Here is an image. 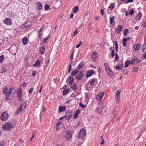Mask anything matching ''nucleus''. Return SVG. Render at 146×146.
<instances>
[{
  "label": "nucleus",
  "mask_w": 146,
  "mask_h": 146,
  "mask_svg": "<svg viewBox=\"0 0 146 146\" xmlns=\"http://www.w3.org/2000/svg\"><path fill=\"white\" fill-rule=\"evenodd\" d=\"M86 130L83 128L81 130L78 135V139H82L83 137L86 136Z\"/></svg>",
  "instance_id": "f257e3e1"
},
{
  "label": "nucleus",
  "mask_w": 146,
  "mask_h": 146,
  "mask_svg": "<svg viewBox=\"0 0 146 146\" xmlns=\"http://www.w3.org/2000/svg\"><path fill=\"white\" fill-rule=\"evenodd\" d=\"M9 117V114L7 111L3 112L1 116V120L3 121L7 120Z\"/></svg>",
  "instance_id": "f03ea898"
},
{
  "label": "nucleus",
  "mask_w": 146,
  "mask_h": 146,
  "mask_svg": "<svg viewBox=\"0 0 146 146\" xmlns=\"http://www.w3.org/2000/svg\"><path fill=\"white\" fill-rule=\"evenodd\" d=\"M121 92L119 90H117L116 91L115 95V99L116 101L118 102L120 100V94Z\"/></svg>",
  "instance_id": "7ed1b4c3"
},
{
  "label": "nucleus",
  "mask_w": 146,
  "mask_h": 146,
  "mask_svg": "<svg viewBox=\"0 0 146 146\" xmlns=\"http://www.w3.org/2000/svg\"><path fill=\"white\" fill-rule=\"evenodd\" d=\"M72 113L70 111H67L65 113L64 116L65 118L67 120L69 119L72 117Z\"/></svg>",
  "instance_id": "20e7f679"
},
{
  "label": "nucleus",
  "mask_w": 146,
  "mask_h": 146,
  "mask_svg": "<svg viewBox=\"0 0 146 146\" xmlns=\"http://www.w3.org/2000/svg\"><path fill=\"white\" fill-rule=\"evenodd\" d=\"M12 124L10 123H7L3 125V128L5 130H9L12 127Z\"/></svg>",
  "instance_id": "39448f33"
},
{
  "label": "nucleus",
  "mask_w": 146,
  "mask_h": 146,
  "mask_svg": "<svg viewBox=\"0 0 146 146\" xmlns=\"http://www.w3.org/2000/svg\"><path fill=\"white\" fill-rule=\"evenodd\" d=\"M32 25V23L30 21H27L25 23H24L21 26V29H23L24 28H27L30 27Z\"/></svg>",
  "instance_id": "423d86ee"
},
{
  "label": "nucleus",
  "mask_w": 146,
  "mask_h": 146,
  "mask_svg": "<svg viewBox=\"0 0 146 146\" xmlns=\"http://www.w3.org/2000/svg\"><path fill=\"white\" fill-rule=\"evenodd\" d=\"M71 76H73V71L71 72V75L69 76L66 81V83L69 84H71L73 82V78Z\"/></svg>",
  "instance_id": "0eeeda50"
},
{
  "label": "nucleus",
  "mask_w": 146,
  "mask_h": 146,
  "mask_svg": "<svg viewBox=\"0 0 146 146\" xmlns=\"http://www.w3.org/2000/svg\"><path fill=\"white\" fill-rule=\"evenodd\" d=\"M98 55L96 51H94L91 55L92 61L94 62H96V59L98 57Z\"/></svg>",
  "instance_id": "6e6552de"
},
{
  "label": "nucleus",
  "mask_w": 146,
  "mask_h": 146,
  "mask_svg": "<svg viewBox=\"0 0 146 146\" xmlns=\"http://www.w3.org/2000/svg\"><path fill=\"white\" fill-rule=\"evenodd\" d=\"M65 138L68 141L70 140L72 137V135L70 133V131H68L65 132Z\"/></svg>",
  "instance_id": "1a4fd4ad"
},
{
  "label": "nucleus",
  "mask_w": 146,
  "mask_h": 146,
  "mask_svg": "<svg viewBox=\"0 0 146 146\" xmlns=\"http://www.w3.org/2000/svg\"><path fill=\"white\" fill-rule=\"evenodd\" d=\"M84 75L83 72L82 71H80L78 73L76 77V79L78 81H79L83 77Z\"/></svg>",
  "instance_id": "9d476101"
},
{
  "label": "nucleus",
  "mask_w": 146,
  "mask_h": 146,
  "mask_svg": "<svg viewBox=\"0 0 146 146\" xmlns=\"http://www.w3.org/2000/svg\"><path fill=\"white\" fill-rule=\"evenodd\" d=\"M3 23L5 25H11L12 24L11 19L9 18H7L5 19Z\"/></svg>",
  "instance_id": "9b49d317"
},
{
  "label": "nucleus",
  "mask_w": 146,
  "mask_h": 146,
  "mask_svg": "<svg viewBox=\"0 0 146 146\" xmlns=\"http://www.w3.org/2000/svg\"><path fill=\"white\" fill-rule=\"evenodd\" d=\"M23 106H24V108H25L26 107V105L25 104V102L23 103V105H22L21 104L20 105V108H18L16 112V114L17 115L19 114V113L21 111Z\"/></svg>",
  "instance_id": "f8f14e48"
},
{
  "label": "nucleus",
  "mask_w": 146,
  "mask_h": 146,
  "mask_svg": "<svg viewBox=\"0 0 146 146\" xmlns=\"http://www.w3.org/2000/svg\"><path fill=\"white\" fill-rule=\"evenodd\" d=\"M141 62V60L138 58L135 57L130 62V64L133 65H135Z\"/></svg>",
  "instance_id": "ddd939ff"
},
{
  "label": "nucleus",
  "mask_w": 146,
  "mask_h": 146,
  "mask_svg": "<svg viewBox=\"0 0 146 146\" xmlns=\"http://www.w3.org/2000/svg\"><path fill=\"white\" fill-rule=\"evenodd\" d=\"M123 29V27L121 25H119L117 26L115 30V32L117 34L120 33Z\"/></svg>",
  "instance_id": "4468645a"
},
{
  "label": "nucleus",
  "mask_w": 146,
  "mask_h": 146,
  "mask_svg": "<svg viewBox=\"0 0 146 146\" xmlns=\"http://www.w3.org/2000/svg\"><path fill=\"white\" fill-rule=\"evenodd\" d=\"M103 108V105L101 102H100L98 104V107L96 109V110L99 112L100 111L102 110Z\"/></svg>",
  "instance_id": "2eb2a0df"
},
{
  "label": "nucleus",
  "mask_w": 146,
  "mask_h": 146,
  "mask_svg": "<svg viewBox=\"0 0 146 146\" xmlns=\"http://www.w3.org/2000/svg\"><path fill=\"white\" fill-rule=\"evenodd\" d=\"M104 93L103 92H101L96 97V99L99 101L102 100L104 95Z\"/></svg>",
  "instance_id": "dca6fc26"
},
{
  "label": "nucleus",
  "mask_w": 146,
  "mask_h": 146,
  "mask_svg": "<svg viewBox=\"0 0 146 146\" xmlns=\"http://www.w3.org/2000/svg\"><path fill=\"white\" fill-rule=\"evenodd\" d=\"M36 8L38 10H40L42 9V6L40 3L39 2H36Z\"/></svg>",
  "instance_id": "f3484780"
},
{
  "label": "nucleus",
  "mask_w": 146,
  "mask_h": 146,
  "mask_svg": "<svg viewBox=\"0 0 146 146\" xmlns=\"http://www.w3.org/2000/svg\"><path fill=\"white\" fill-rule=\"evenodd\" d=\"M39 50L40 53L43 54L45 51V48L44 46H42L39 48Z\"/></svg>",
  "instance_id": "a211bd4d"
},
{
  "label": "nucleus",
  "mask_w": 146,
  "mask_h": 146,
  "mask_svg": "<svg viewBox=\"0 0 146 146\" xmlns=\"http://www.w3.org/2000/svg\"><path fill=\"white\" fill-rule=\"evenodd\" d=\"M29 41V39L26 37H24L22 39V42L24 45L27 44Z\"/></svg>",
  "instance_id": "6ab92c4d"
},
{
  "label": "nucleus",
  "mask_w": 146,
  "mask_h": 146,
  "mask_svg": "<svg viewBox=\"0 0 146 146\" xmlns=\"http://www.w3.org/2000/svg\"><path fill=\"white\" fill-rule=\"evenodd\" d=\"M94 74V72L93 70H90L87 72L86 76L87 77H89L93 75Z\"/></svg>",
  "instance_id": "aec40b11"
},
{
  "label": "nucleus",
  "mask_w": 146,
  "mask_h": 146,
  "mask_svg": "<svg viewBox=\"0 0 146 146\" xmlns=\"http://www.w3.org/2000/svg\"><path fill=\"white\" fill-rule=\"evenodd\" d=\"M80 111L79 109L77 110L74 114V118L76 119L79 114Z\"/></svg>",
  "instance_id": "412c9836"
},
{
  "label": "nucleus",
  "mask_w": 146,
  "mask_h": 146,
  "mask_svg": "<svg viewBox=\"0 0 146 146\" xmlns=\"http://www.w3.org/2000/svg\"><path fill=\"white\" fill-rule=\"evenodd\" d=\"M142 17V13H139L137 15L136 17V19L137 21H139L140 20Z\"/></svg>",
  "instance_id": "4be33fe9"
},
{
  "label": "nucleus",
  "mask_w": 146,
  "mask_h": 146,
  "mask_svg": "<svg viewBox=\"0 0 146 146\" xmlns=\"http://www.w3.org/2000/svg\"><path fill=\"white\" fill-rule=\"evenodd\" d=\"M140 44H137L134 45V49L135 51L138 50L140 49Z\"/></svg>",
  "instance_id": "5701e85b"
},
{
  "label": "nucleus",
  "mask_w": 146,
  "mask_h": 146,
  "mask_svg": "<svg viewBox=\"0 0 146 146\" xmlns=\"http://www.w3.org/2000/svg\"><path fill=\"white\" fill-rule=\"evenodd\" d=\"M114 19L115 17L113 16L111 17L110 19V25L113 24V26L115 24V22L114 21Z\"/></svg>",
  "instance_id": "b1692460"
},
{
  "label": "nucleus",
  "mask_w": 146,
  "mask_h": 146,
  "mask_svg": "<svg viewBox=\"0 0 146 146\" xmlns=\"http://www.w3.org/2000/svg\"><path fill=\"white\" fill-rule=\"evenodd\" d=\"M107 73L108 76L110 77H113L114 76L113 72L111 70H110V71L109 70Z\"/></svg>",
  "instance_id": "393cba45"
},
{
  "label": "nucleus",
  "mask_w": 146,
  "mask_h": 146,
  "mask_svg": "<svg viewBox=\"0 0 146 146\" xmlns=\"http://www.w3.org/2000/svg\"><path fill=\"white\" fill-rule=\"evenodd\" d=\"M105 66V69L107 71V72H108L109 70L110 71L111 69L110 68L108 64L106 63H105L104 64Z\"/></svg>",
  "instance_id": "a878e982"
},
{
  "label": "nucleus",
  "mask_w": 146,
  "mask_h": 146,
  "mask_svg": "<svg viewBox=\"0 0 146 146\" xmlns=\"http://www.w3.org/2000/svg\"><path fill=\"white\" fill-rule=\"evenodd\" d=\"M66 107L64 106H60L58 108V111L59 112H61L64 111L66 110Z\"/></svg>",
  "instance_id": "bb28decb"
},
{
  "label": "nucleus",
  "mask_w": 146,
  "mask_h": 146,
  "mask_svg": "<svg viewBox=\"0 0 146 146\" xmlns=\"http://www.w3.org/2000/svg\"><path fill=\"white\" fill-rule=\"evenodd\" d=\"M13 88H10L8 91L7 92V94H6V96H10L11 94L12 93Z\"/></svg>",
  "instance_id": "cd10ccee"
},
{
  "label": "nucleus",
  "mask_w": 146,
  "mask_h": 146,
  "mask_svg": "<svg viewBox=\"0 0 146 146\" xmlns=\"http://www.w3.org/2000/svg\"><path fill=\"white\" fill-rule=\"evenodd\" d=\"M62 124L61 122H58L56 125V129L57 131H58L60 130V128L59 127V125H60Z\"/></svg>",
  "instance_id": "c85d7f7f"
},
{
  "label": "nucleus",
  "mask_w": 146,
  "mask_h": 146,
  "mask_svg": "<svg viewBox=\"0 0 146 146\" xmlns=\"http://www.w3.org/2000/svg\"><path fill=\"white\" fill-rule=\"evenodd\" d=\"M142 49L143 52L146 53V42L142 45Z\"/></svg>",
  "instance_id": "c756f323"
},
{
  "label": "nucleus",
  "mask_w": 146,
  "mask_h": 146,
  "mask_svg": "<svg viewBox=\"0 0 146 146\" xmlns=\"http://www.w3.org/2000/svg\"><path fill=\"white\" fill-rule=\"evenodd\" d=\"M40 61L39 60H37V61L35 62L34 64L33 65V66H40Z\"/></svg>",
  "instance_id": "7c9ffc66"
},
{
  "label": "nucleus",
  "mask_w": 146,
  "mask_h": 146,
  "mask_svg": "<svg viewBox=\"0 0 146 146\" xmlns=\"http://www.w3.org/2000/svg\"><path fill=\"white\" fill-rule=\"evenodd\" d=\"M8 90V88L6 86H4L3 87V92L4 94H7V92Z\"/></svg>",
  "instance_id": "2f4dec72"
},
{
  "label": "nucleus",
  "mask_w": 146,
  "mask_h": 146,
  "mask_svg": "<svg viewBox=\"0 0 146 146\" xmlns=\"http://www.w3.org/2000/svg\"><path fill=\"white\" fill-rule=\"evenodd\" d=\"M70 89L68 88L64 90L63 91V94L64 95H66L69 92Z\"/></svg>",
  "instance_id": "473e14b6"
},
{
  "label": "nucleus",
  "mask_w": 146,
  "mask_h": 146,
  "mask_svg": "<svg viewBox=\"0 0 146 146\" xmlns=\"http://www.w3.org/2000/svg\"><path fill=\"white\" fill-rule=\"evenodd\" d=\"M22 94L18 93L17 95V98L19 100L21 101L22 100Z\"/></svg>",
  "instance_id": "72a5a7b5"
},
{
  "label": "nucleus",
  "mask_w": 146,
  "mask_h": 146,
  "mask_svg": "<svg viewBox=\"0 0 146 146\" xmlns=\"http://www.w3.org/2000/svg\"><path fill=\"white\" fill-rule=\"evenodd\" d=\"M95 79H93L92 80H90V81L88 82V83H90V84L91 86L93 85L95 83Z\"/></svg>",
  "instance_id": "f704fd0d"
},
{
  "label": "nucleus",
  "mask_w": 146,
  "mask_h": 146,
  "mask_svg": "<svg viewBox=\"0 0 146 146\" xmlns=\"http://www.w3.org/2000/svg\"><path fill=\"white\" fill-rule=\"evenodd\" d=\"M78 142L79 143L78 144V146H81L82 143V142L83 141V140L82 139H78Z\"/></svg>",
  "instance_id": "c9c22d12"
},
{
  "label": "nucleus",
  "mask_w": 146,
  "mask_h": 146,
  "mask_svg": "<svg viewBox=\"0 0 146 146\" xmlns=\"http://www.w3.org/2000/svg\"><path fill=\"white\" fill-rule=\"evenodd\" d=\"M79 10V7H78L77 6H75L74 8V13H76L78 12V11Z\"/></svg>",
  "instance_id": "e433bc0d"
},
{
  "label": "nucleus",
  "mask_w": 146,
  "mask_h": 146,
  "mask_svg": "<svg viewBox=\"0 0 146 146\" xmlns=\"http://www.w3.org/2000/svg\"><path fill=\"white\" fill-rule=\"evenodd\" d=\"M7 70L4 67H3L1 70V73L3 74H5L7 73Z\"/></svg>",
  "instance_id": "4c0bfd02"
},
{
  "label": "nucleus",
  "mask_w": 146,
  "mask_h": 146,
  "mask_svg": "<svg viewBox=\"0 0 146 146\" xmlns=\"http://www.w3.org/2000/svg\"><path fill=\"white\" fill-rule=\"evenodd\" d=\"M115 4L114 3H111L110 6H109L108 8L110 9V10L113 9L114 7Z\"/></svg>",
  "instance_id": "58836bf2"
},
{
  "label": "nucleus",
  "mask_w": 146,
  "mask_h": 146,
  "mask_svg": "<svg viewBox=\"0 0 146 146\" xmlns=\"http://www.w3.org/2000/svg\"><path fill=\"white\" fill-rule=\"evenodd\" d=\"M84 64H83V62H81L78 66V69H79L81 68L82 67L84 66Z\"/></svg>",
  "instance_id": "ea45409f"
},
{
  "label": "nucleus",
  "mask_w": 146,
  "mask_h": 146,
  "mask_svg": "<svg viewBox=\"0 0 146 146\" xmlns=\"http://www.w3.org/2000/svg\"><path fill=\"white\" fill-rule=\"evenodd\" d=\"M130 63V61L129 60H126L125 61V68H126V67H127L129 66Z\"/></svg>",
  "instance_id": "a19ab883"
},
{
  "label": "nucleus",
  "mask_w": 146,
  "mask_h": 146,
  "mask_svg": "<svg viewBox=\"0 0 146 146\" xmlns=\"http://www.w3.org/2000/svg\"><path fill=\"white\" fill-rule=\"evenodd\" d=\"M126 40L125 39H123L122 40V43L123 44V46L124 47L125 46H126V42L127 41H126Z\"/></svg>",
  "instance_id": "79ce46f5"
},
{
  "label": "nucleus",
  "mask_w": 146,
  "mask_h": 146,
  "mask_svg": "<svg viewBox=\"0 0 146 146\" xmlns=\"http://www.w3.org/2000/svg\"><path fill=\"white\" fill-rule=\"evenodd\" d=\"M79 106L82 107V108H84L86 107V105H84L83 104L82 102H80L79 103Z\"/></svg>",
  "instance_id": "37998d69"
},
{
  "label": "nucleus",
  "mask_w": 146,
  "mask_h": 146,
  "mask_svg": "<svg viewBox=\"0 0 146 146\" xmlns=\"http://www.w3.org/2000/svg\"><path fill=\"white\" fill-rule=\"evenodd\" d=\"M138 70V68L137 67H134L133 68L132 72H137Z\"/></svg>",
  "instance_id": "c03bdc74"
},
{
  "label": "nucleus",
  "mask_w": 146,
  "mask_h": 146,
  "mask_svg": "<svg viewBox=\"0 0 146 146\" xmlns=\"http://www.w3.org/2000/svg\"><path fill=\"white\" fill-rule=\"evenodd\" d=\"M4 57L3 55H2L0 56V62L2 63L4 59Z\"/></svg>",
  "instance_id": "a18cd8bd"
},
{
  "label": "nucleus",
  "mask_w": 146,
  "mask_h": 146,
  "mask_svg": "<svg viewBox=\"0 0 146 146\" xmlns=\"http://www.w3.org/2000/svg\"><path fill=\"white\" fill-rule=\"evenodd\" d=\"M128 32V30L127 29H126L123 32V35L124 36H125L127 35Z\"/></svg>",
  "instance_id": "49530a36"
},
{
  "label": "nucleus",
  "mask_w": 146,
  "mask_h": 146,
  "mask_svg": "<svg viewBox=\"0 0 146 146\" xmlns=\"http://www.w3.org/2000/svg\"><path fill=\"white\" fill-rule=\"evenodd\" d=\"M115 59L116 61H117V60L118 59L119 56H118V54L117 53H115Z\"/></svg>",
  "instance_id": "de8ad7c7"
},
{
  "label": "nucleus",
  "mask_w": 146,
  "mask_h": 146,
  "mask_svg": "<svg viewBox=\"0 0 146 146\" xmlns=\"http://www.w3.org/2000/svg\"><path fill=\"white\" fill-rule=\"evenodd\" d=\"M134 13V10L132 9H131L130 11H129V13L131 15H132Z\"/></svg>",
  "instance_id": "09e8293b"
},
{
  "label": "nucleus",
  "mask_w": 146,
  "mask_h": 146,
  "mask_svg": "<svg viewBox=\"0 0 146 146\" xmlns=\"http://www.w3.org/2000/svg\"><path fill=\"white\" fill-rule=\"evenodd\" d=\"M34 88L33 87L31 88L29 90V93L30 94H31L33 92Z\"/></svg>",
  "instance_id": "8fccbe9b"
},
{
  "label": "nucleus",
  "mask_w": 146,
  "mask_h": 146,
  "mask_svg": "<svg viewBox=\"0 0 146 146\" xmlns=\"http://www.w3.org/2000/svg\"><path fill=\"white\" fill-rule=\"evenodd\" d=\"M71 64H72V61L70 63V66L69 67V69H68V72L69 73H70V71L72 70L71 66Z\"/></svg>",
  "instance_id": "3c124183"
},
{
  "label": "nucleus",
  "mask_w": 146,
  "mask_h": 146,
  "mask_svg": "<svg viewBox=\"0 0 146 146\" xmlns=\"http://www.w3.org/2000/svg\"><path fill=\"white\" fill-rule=\"evenodd\" d=\"M42 31H39V33H38V37L39 38H40L42 36Z\"/></svg>",
  "instance_id": "603ef678"
},
{
  "label": "nucleus",
  "mask_w": 146,
  "mask_h": 146,
  "mask_svg": "<svg viewBox=\"0 0 146 146\" xmlns=\"http://www.w3.org/2000/svg\"><path fill=\"white\" fill-rule=\"evenodd\" d=\"M82 44V42L81 41H80L79 43L76 46V48H78Z\"/></svg>",
  "instance_id": "864d4df0"
},
{
  "label": "nucleus",
  "mask_w": 146,
  "mask_h": 146,
  "mask_svg": "<svg viewBox=\"0 0 146 146\" xmlns=\"http://www.w3.org/2000/svg\"><path fill=\"white\" fill-rule=\"evenodd\" d=\"M116 68L118 70H121L122 69V68L121 66H117L116 67Z\"/></svg>",
  "instance_id": "5fc2aeb1"
},
{
  "label": "nucleus",
  "mask_w": 146,
  "mask_h": 146,
  "mask_svg": "<svg viewBox=\"0 0 146 146\" xmlns=\"http://www.w3.org/2000/svg\"><path fill=\"white\" fill-rule=\"evenodd\" d=\"M44 7L45 10H47L49 9L50 6L48 5H45Z\"/></svg>",
  "instance_id": "6e6d98bb"
},
{
  "label": "nucleus",
  "mask_w": 146,
  "mask_h": 146,
  "mask_svg": "<svg viewBox=\"0 0 146 146\" xmlns=\"http://www.w3.org/2000/svg\"><path fill=\"white\" fill-rule=\"evenodd\" d=\"M123 72L124 74L126 75L128 74V71L127 70L125 69L123 70Z\"/></svg>",
  "instance_id": "4d7b16f0"
},
{
  "label": "nucleus",
  "mask_w": 146,
  "mask_h": 146,
  "mask_svg": "<svg viewBox=\"0 0 146 146\" xmlns=\"http://www.w3.org/2000/svg\"><path fill=\"white\" fill-rule=\"evenodd\" d=\"M78 33V30L76 29L74 32V36H76Z\"/></svg>",
  "instance_id": "13d9d810"
},
{
  "label": "nucleus",
  "mask_w": 146,
  "mask_h": 146,
  "mask_svg": "<svg viewBox=\"0 0 146 146\" xmlns=\"http://www.w3.org/2000/svg\"><path fill=\"white\" fill-rule=\"evenodd\" d=\"M17 88L15 87H14L13 88L12 93H14L16 91Z\"/></svg>",
  "instance_id": "bf43d9fd"
},
{
  "label": "nucleus",
  "mask_w": 146,
  "mask_h": 146,
  "mask_svg": "<svg viewBox=\"0 0 146 146\" xmlns=\"http://www.w3.org/2000/svg\"><path fill=\"white\" fill-rule=\"evenodd\" d=\"M49 37V36L48 35L47 36L46 38H44V40L43 41V42H45L47 40H48Z\"/></svg>",
  "instance_id": "052dcab7"
},
{
  "label": "nucleus",
  "mask_w": 146,
  "mask_h": 146,
  "mask_svg": "<svg viewBox=\"0 0 146 146\" xmlns=\"http://www.w3.org/2000/svg\"><path fill=\"white\" fill-rule=\"evenodd\" d=\"M111 55L112 57H114V50H112V51L111 53Z\"/></svg>",
  "instance_id": "680f3d73"
},
{
  "label": "nucleus",
  "mask_w": 146,
  "mask_h": 146,
  "mask_svg": "<svg viewBox=\"0 0 146 146\" xmlns=\"http://www.w3.org/2000/svg\"><path fill=\"white\" fill-rule=\"evenodd\" d=\"M77 89V85L74 84V90H76Z\"/></svg>",
  "instance_id": "e2e57ef3"
},
{
  "label": "nucleus",
  "mask_w": 146,
  "mask_h": 146,
  "mask_svg": "<svg viewBox=\"0 0 146 146\" xmlns=\"http://www.w3.org/2000/svg\"><path fill=\"white\" fill-rule=\"evenodd\" d=\"M78 72V70H76L74 71V75H75Z\"/></svg>",
  "instance_id": "0e129e2a"
},
{
  "label": "nucleus",
  "mask_w": 146,
  "mask_h": 146,
  "mask_svg": "<svg viewBox=\"0 0 146 146\" xmlns=\"http://www.w3.org/2000/svg\"><path fill=\"white\" fill-rule=\"evenodd\" d=\"M18 93L22 94V91L21 89H20L18 90Z\"/></svg>",
  "instance_id": "69168bd1"
},
{
  "label": "nucleus",
  "mask_w": 146,
  "mask_h": 146,
  "mask_svg": "<svg viewBox=\"0 0 146 146\" xmlns=\"http://www.w3.org/2000/svg\"><path fill=\"white\" fill-rule=\"evenodd\" d=\"M133 2V0H127L126 3H131Z\"/></svg>",
  "instance_id": "338daca9"
},
{
  "label": "nucleus",
  "mask_w": 146,
  "mask_h": 146,
  "mask_svg": "<svg viewBox=\"0 0 146 146\" xmlns=\"http://www.w3.org/2000/svg\"><path fill=\"white\" fill-rule=\"evenodd\" d=\"M100 11L101 13V14H102V16H103L104 15V11L103 9H102Z\"/></svg>",
  "instance_id": "774afa93"
}]
</instances>
